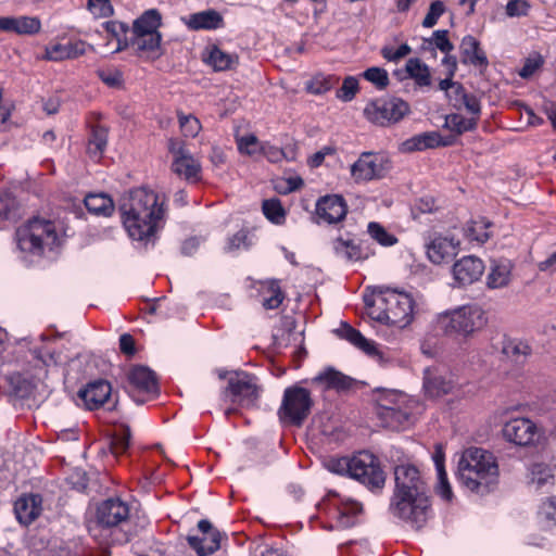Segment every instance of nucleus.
I'll use <instances>...</instances> for the list:
<instances>
[{
  "label": "nucleus",
  "instance_id": "20e7f679",
  "mask_svg": "<svg viewBox=\"0 0 556 556\" xmlns=\"http://www.w3.org/2000/svg\"><path fill=\"white\" fill-rule=\"evenodd\" d=\"M368 316L379 323L405 328L414 320L415 301L404 291L375 287L371 298L364 296Z\"/></svg>",
  "mask_w": 556,
  "mask_h": 556
},
{
  "label": "nucleus",
  "instance_id": "5701e85b",
  "mask_svg": "<svg viewBox=\"0 0 556 556\" xmlns=\"http://www.w3.org/2000/svg\"><path fill=\"white\" fill-rule=\"evenodd\" d=\"M86 53V42L83 40H68L46 46L42 60L61 62L77 59Z\"/></svg>",
  "mask_w": 556,
  "mask_h": 556
},
{
  "label": "nucleus",
  "instance_id": "cd10ccee",
  "mask_svg": "<svg viewBox=\"0 0 556 556\" xmlns=\"http://www.w3.org/2000/svg\"><path fill=\"white\" fill-rule=\"evenodd\" d=\"M446 144L447 143L442 140L439 132L426 131L417 134L401 142L399 150L403 153H412L427 149H434L437 147H445Z\"/></svg>",
  "mask_w": 556,
  "mask_h": 556
},
{
  "label": "nucleus",
  "instance_id": "79ce46f5",
  "mask_svg": "<svg viewBox=\"0 0 556 556\" xmlns=\"http://www.w3.org/2000/svg\"><path fill=\"white\" fill-rule=\"evenodd\" d=\"M406 72L410 78L415 80V83L419 87H427L431 84V75L430 70L427 64L421 62L419 59L414 58L409 59L406 62Z\"/></svg>",
  "mask_w": 556,
  "mask_h": 556
},
{
  "label": "nucleus",
  "instance_id": "2f4dec72",
  "mask_svg": "<svg viewBox=\"0 0 556 556\" xmlns=\"http://www.w3.org/2000/svg\"><path fill=\"white\" fill-rule=\"evenodd\" d=\"M374 399L377 404V412L388 410L389 408H394L396 406L399 408L407 404H414L406 394L393 389L377 388L374 390Z\"/></svg>",
  "mask_w": 556,
  "mask_h": 556
},
{
  "label": "nucleus",
  "instance_id": "864d4df0",
  "mask_svg": "<svg viewBox=\"0 0 556 556\" xmlns=\"http://www.w3.org/2000/svg\"><path fill=\"white\" fill-rule=\"evenodd\" d=\"M538 515L542 521L546 523V526H552L556 523V498L548 497L544 500L538 510Z\"/></svg>",
  "mask_w": 556,
  "mask_h": 556
},
{
  "label": "nucleus",
  "instance_id": "9d476101",
  "mask_svg": "<svg viewBox=\"0 0 556 556\" xmlns=\"http://www.w3.org/2000/svg\"><path fill=\"white\" fill-rule=\"evenodd\" d=\"M408 113V103L396 97L376 99L369 102L364 109L365 117L370 123L379 126L395 124Z\"/></svg>",
  "mask_w": 556,
  "mask_h": 556
},
{
  "label": "nucleus",
  "instance_id": "de8ad7c7",
  "mask_svg": "<svg viewBox=\"0 0 556 556\" xmlns=\"http://www.w3.org/2000/svg\"><path fill=\"white\" fill-rule=\"evenodd\" d=\"M445 127L460 135L473 130L477 127V118H466L460 114L453 113L445 117Z\"/></svg>",
  "mask_w": 556,
  "mask_h": 556
},
{
  "label": "nucleus",
  "instance_id": "49530a36",
  "mask_svg": "<svg viewBox=\"0 0 556 556\" xmlns=\"http://www.w3.org/2000/svg\"><path fill=\"white\" fill-rule=\"evenodd\" d=\"M98 78L110 88H123V72L115 66L100 67L96 71Z\"/></svg>",
  "mask_w": 556,
  "mask_h": 556
},
{
  "label": "nucleus",
  "instance_id": "393cba45",
  "mask_svg": "<svg viewBox=\"0 0 556 556\" xmlns=\"http://www.w3.org/2000/svg\"><path fill=\"white\" fill-rule=\"evenodd\" d=\"M0 30L33 36L41 30V21L37 16H0Z\"/></svg>",
  "mask_w": 556,
  "mask_h": 556
},
{
  "label": "nucleus",
  "instance_id": "4be33fe9",
  "mask_svg": "<svg viewBox=\"0 0 556 556\" xmlns=\"http://www.w3.org/2000/svg\"><path fill=\"white\" fill-rule=\"evenodd\" d=\"M460 62L465 65L473 66L483 72L489 66L486 53L481 48L477 38L471 35L465 36L459 45Z\"/></svg>",
  "mask_w": 556,
  "mask_h": 556
},
{
  "label": "nucleus",
  "instance_id": "b1692460",
  "mask_svg": "<svg viewBox=\"0 0 556 556\" xmlns=\"http://www.w3.org/2000/svg\"><path fill=\"white\" fill-rule=\"evenodd\" d=\"M111 383L103 379L89 382L78 392V396L83 400L86 407L90 410L97 409L104 405L111 396Z\"/></svg>",
  "mask_w": 556,
  "mask_h": 556
},
{
  "label": "nucleus",
  "instance_id": "6e6552de",
  "mask_svg": "<svg viewBox=\"0 0 556 556\" xmlns=\"http://www.w3.org/2000/svg\"><path fill=\"white\" fill-rule=\"evenodd\" d=\"M485 324L483 309L476 305L462 306L437 317V328L446 336L468 337Z\"/></svg>",
  "mask_w": 556,
  "mask_h": 556
},
{
  "label": "nucleus",
  "instance_id": "7ed1b4c3",
  "mask_svg": "<svg viewBox=\"0 0 556 556\" xmlns=\"http://www.w3.org/2000/svg\"><path fill=\"white\" fill-rule=\"evenodd\" d=\"M457 478L468 491L479 495L490 493L498 483V466L489 451L469 447L457 462Z\"/></svg>",
  "mask_w": 556,
  "mask_h": 556
},
{
  "label": "nucleus",
  "instance_id": "3c124183",
  "mask_svg": "<svg viewBox=\"0 0 556 556\" xmlns=\"http://www.w3.org/2000/svg\"><path fill=\"white\" fill-rule=\"evenodd\" d=\"M362 77L371 83L378 90L386 89L390 84L388 72L378 66L367 68L362 73Z\"/></svg>",
  "mask_w": 556,
  "mask_h": 556
},
{
  "label": "nucleus",
  "instance_id": "6ab92c4d",
  "mask_svg": "<svg viewBox=\"0 0 556 556\" xmlns=\"http://www.w3.org/2000/svg\"><path fill=\"white\" fill-rule=\"evenodd\" d=\"M452 374L440 367L426 368L424 372V389L431 397H438L453 390Z\"/></svg>",
  "mask_w": 556,
  "mask_h": 556
},
{
  "label": "nucleus",
  "instance_id": "a19ab883",
  "mask_svg": "<svg viewBox=\"0 0 556 556\" xmlns=\"http://www.w3.org/2000/svg\"><path fill=\"white\" fill-rule=\"evenodd\" d=\"M104 28L111 36L110 40L116 41V48L114 49V52L125 50L129 46L130 41L127 38L129 28L125 23L118 21H109L104 23Z\"/></svg>",
  "mask_w": 556,
  "mask_h": 556
},
{
  "label": "nucleus",
  "instance_id": "39448f33",
  "mask_svg": "<svg viewBox=\"0 0 556 556\" xmlns=\"http://www.w3.org/2000/svg\"><path fill=\"white\" fill-rule=\"evenodd\" d=\"M16 240L21 251L40 256L60 245V228L51 219L34 217L17 229Z\"/></svg>",
  "mask_w": 556,
  "mask_h": 556
},
{
  "label": "nucleus",
  "instance_id": "c9c22d12",
  "mask_svg": "<svg viewBox=\"0 0 556 556\" xmlns=\"http://www.w3.org/2000/svg\"><path fill=\"white\" fill-rule=\"evenodd\" d=\"M129 382L136 389L146 393H156L157 383L152 370L144 366L134 367L128 376Z\"/></svg>",
  "mask_w": 556,
  "mask_h": 556
},
{
  "label": "nucleus",
  "instance_id": "473e14b6",
  "mask_svg": "<svg viewBox=\"0 0 556 556\" xmlns=\"http://www.w3.org/2000/svg\"><path fill=\"white\" fill-rule=\"evenodd\" d=\"M202 61L215 72H223L233 67L237 56L223 51L217 46H210L202 53Z\"/></svg>",
  "mask_w": 556,
  "mask_h": 556
},
{
  "label": "nucleus",
  "instance_id": "f257e3e1",
  "mask_svg": "<svg viewBox=\"0 0 556 556\" xmlns=\"http://www.w3.org/2000/svg\"><path fill=\"white\" fill-rule=\"evenodd\" d=\"M395 489L390 502V513L412 528H422L431 515L429 489L417 467L409 464L394 469Z\"/></svg>",
  "mask_w": 556,
  "mask_h": 556
},
{
  "label": "nucleus",
  "instance_id": "bb28decb",
  "mask_svg": "<svg viewBox=\"0 0 556 556\" xmlns=\"http://www.w3.org/2000/svg\"><path fill=\"white\" fill-rule=\"evenodd\" d=\"M42 510V497L40 494L21 496L14 504V511L22 525L31 523Z\"/></svg>",
  "mask_w": 556,
  "mask_h": 556
},
{
  "label": "nucleus",
  "instance_id": "f704fd0d",
  "mask_svg": "<svg viewBox=\"0 0 556 556\" xmlns=\"http://www.w3.org/2000/svg\"><path fill=\"white\" fill-rule=\"evenodd\" d=\"M161 34H132L130 43L138 52L147 53L151 59H159L163 52L161 48Z\"/></svg>",
  "mask_w": 556,
  "mask_h": 556
},
{
  "label": "nucleus",
  "instance_id": "69168bd1",
  "mask_svg": "<svg viewBox=\"0 0 556 556\" xmlns=\"http://www.w3.org/2000/svg\"><path fill=\"white\" fill-rule=\"evenodd\" d=\"M530 4L527 0H510L506 4V14L509 17H520L528 15Z\"/></svg>",
  "mask_w": 556,
  "mask_h": 556
},
{
  "label": "nucleus",
  "instance_id": "ea45409f",
  "mask_svg": "<svg viewBox=\"0 0 556 556\" xmlns=\"http://www.w3.org/2000/svg\"><path fill=\"white\" fill-rule=\"evenodd\" d=\"M84 202L86 208L98 216H111L114 212L113 200L104 193H90Z\"/></svg>",
  "mask_w": 556,
  "mask_h": 556
},
{
  "label": "nucleus",
  "instance_id": "0e129e2a",
  "mask_svg": "<svg viewBox=\"0 0 556 556\" xmlns=\"http://www.w3.org/2000/svg\"><path fill=\"white\" fill-rule=\"evenodd\" d=\"M108 134L103 127L97 126L92 128L91 137L89 139L90 147H94L97 152L102 153L106 147Z\"/></svg>",
  "mask_w": 556,
  "mask_h": 556
},
{
  "label": "nucleus",
  "instance_id": "58836bf2",
  "mask_svg": "<svg viewBox=\"0 0 556 556\" xmlns=\"http://www.w3.org/2000/svg\"><path fill=\"white\" fill-rule=\"evenodd\" d=\"M131 432L128 426L119 425L114 428L108 441V448L115 457L123 455L129 448Z\"/></svg>",
  "mask_w": 556,
  "mask_h": 556
},
{
  "label": "nucleus",
  "instance_id": "72a5a7b5",
  "mask_svg": "<svg viewBox=\"0 0 556 556\" xmlns=\"http://www.w3.org/2000/svg\"><path fill=\"white\" fill-rule=\"evenodd\" d=\"M444 450L441 444H437L432 454V459L437 470L438 483L437 493L445 501H450L453 496L452 488L447 479L444 467Z\"/></svg>",
  "mask_w": 556,
  "mask_h": 556
},
{
  "label": "nucleus",
  "instance_id": "ddd939ff",
  "mask_svg": "<svg viewBox=\"0 0 556 556\" xmlns=\"http://www.w3.org/2000/svg\"><path fill=\"white\" fill-rule=\"evenodd\" d=\"M390 162L382 155L363 152L351 165V177L356 184L381 179L389 170Z\"/></svg>",
  "mask_w": 556,
  "mask_h": 556
},
{
  "label": "nucleus",
  "instance_id": "774afa93",
  "mask_svg": "<svg viewBox=\"0 0 556 556\" xmlns=\"http://www.w3.org/2000/svg\"><path fill=\"white\" fill-rule=\"evenodd\" d=\"M330 471L344 475L348 473L352 477V458L342 457L338 459H331L328 464Z\"/></svg>",
  "mask_w": 556,
  "mask_h": 556
},
{
  "label": "nucleus",
  "instance_id": "603ef678",
  "mask_svg": "<svg viewBox=\"0 0 556 556\" xmlns=\"http://www.w3.org/2000/svg\"><path fill=\"white\" fill-rule=\"evenodd\" d=\"M448 31L445 29H438L433 31L432 37L426 39L425 42L428 43L429 47H435L443 53H450L454 46L448 39Z\"/></svg>",
  "mask_w": 556,
  "mask_h": 556
},
{
  "label": "nucleus",
  "instance_id": "412c9836",
  "mask_svg": "<svg viewBox=\"0 0 556 556\" xmlns=\"http://www.w3.org/2000/svg\"><path fill=\"white\" fill-rule=\"evenodd\" d=\"M459 245L460 241L453 237L438 236L427 244V256L431 263L440 265L455 257Z\"/></svg>",
  "mask_w": 556,
  "mask_h": 556
},
{
  "label": "nucleus",
  "instance_id": "c756f323",
  "mask_svg": "<svg viewBox=\"0 0 556 556\" xmlns=\"http://www.w3.org/2000/svg\"><path fill=\"white\" fill-rule=\"evenodd\" d=\"M184 21L187 27L191 30H213L218 29L224 25L222 14L213 9L192 13Z\"/></svg>",
  "mask_w": 556,
  "mask_h": 556
},
{
  "label": "nucleus",
  "instance_id": "13d9d810",
  "mask_svg": "<svg viewBox=\"0 0 556 556\" xmlns=\"http://www.w3.org/2000/svg\"><path fill=\"white\" fill-rule=\"evenodd\" d=\"M489 226L490 225L486 222H484L483 219L472 222L471 225L467 229L468 237L471 240H476L480 243H484L490 238V232L488 231Z\"/></svg>",
  "mask_w": 556,
  "mask_h": 556
},
{
  "label": "nucleus",
  "instance_id": "1a4fd4ad",
  "mask_svg": "<svg viewBox=\"0 0 556 556\" xmlns=\"http://www.w3.org/2000/svg\"><path fill=\"white\" fill-rule=\"evenodd\" d=\"M313 400L307 389L292 386L285 390L281 405L278 410L282 422L301 426L308 417Z\"/></svg>",
  "mask_w": 556,
  "mask_h": 556
},
{
  "label": "nucleus",
  "instance_id": "680f3d73",
  "mask_svg": "<svg viewBox=\"0 0 556 556\" xmlns=\"http://www.w3.org/2000/svg\"><path fill=\"white\" fill-rule=\"evenodd\" d=\"M444 11H445V5H444L443 1H441V0L433 1L430 4L428 13L426 14V16L422 21V26L426 28L433 27L437 24L440 16L444 13Z\"/></svg>",
  "mask_w": 556,
  "mask_h": 556
},
{
  "label": "nucleus",
  "instance_id": "2eb2a0df",
  "mask_svg": "<svg viewBox=\"0 0 556 556\" xmlns=\"http://www.w3.org/2000/svg\"><path fill=\"white\" fill-rule=\"evenodd\" d=\"M198 529L202 536L189 535L187 541L198 556H208L220 548L224 534H222L207 519L198 522Z\"/></svg>",
  "mask_w": 556,
  "mask_h": 556
},
{
  "label": "nucleus",
  "instance_id": "0eeeda50",
  "mask_svg": "<svg viewBox=\"0 0 556 556\" xmlns=\"http://www.w3.org/2000/svg\"><path fill=\"white\" fill-rule=\"evenodd\" d=\"M260 393L256 376L243 370L229 372L228 384L222 392V401L229 404L225 408V415L230 416L239 407L254 406Z\"/></svg>",
  "mask_w": 556,
  "mask_h": 556
},
{
  "label": "nucleus",
  "instance_id": "a211bd4d",
  "mask_svg": "<svg viewBox=\"0 0 556 556\" xmlns=\"http://www.w3.org/2000/svg\"><path fill=\"white\" fill-rule=\"evenodd\" d=\"M129 517L128 505L119 498H108L97 509V520L103 527H116Z\"/></svg>",
  "mask_w": 556,
  "mask_h": 556
},
{
  "label": "nucleus",
  "instance_id": "bf43d9fd",
  "mask_svg": "<svg viewBox=\"0 0 556 556\" xmlns=\"http://www.w3.org/2000/svg\"><path fill=\"white\" fill-rule=\"evenodd\" d=\"M180 129L186 137H195L201 130L200 121L193 115H179Z\"/></svg>",
  "mask_w": 556,
  "mask_h": 556
},
{
  "label": "nucleus",
  "instance_id": "a18cd8bd",
  "mask_svg": "<svg viewBox=\"0 0 556 556\" xmlns=\"http://www.w3.org/2000/svg\"><path fill=\"white\" fill-rule=\"evenodd\" d=\"M362 505L350 501L342 505L338 510V525L341 528H350L355 523V517L362 513Z\"/></svg>",
  "mask_w": 556,
  "mask_h": 556
},
{
  "label": "nucleus",
  "instance_id": "e2e57ef3",
  "mask_svg": "<svg viewBox=\"0 0 556 556\" xmlns=\"http://www.w3.org/2000/svg\"><path fill=\"white\" fill-rule=\"evenodd\" d=\"M412 49L407 43L401 45L397 49L393 47L384 46L381 49V55L389 62H399L410 53Z\"/></svg>",
  "mask_w": 556,
  "mask_h": 556
},
{
  "label": "nucleus",
  "instance_id": "e433bc0d",
  "mask_svg": "<svg viewBox=\"0 0 556 556\" xmlns=\"http://www.w3.org/2000/svg\"><path fill=\"white\" fill-rule=\"evenodd\" d=\"M337 333L340 338L349 341L368 355H376L378 353L377 345L374 341L366 339L358 330L348 324H343L342 327L337 330Z\"/></svg>",
  "mask_w": 556,
  "mask_h": 556
},
{
  "label": "nucleus",
  "instance_id": "aec40b11",
  "mask_svg": "<svg viewBox=\"0 0 556 556\" xmlns=\"http://www.w3.org/2000/svg\"><path fill=\"white\" fill-rule=\"evenodd\" d=\"M484 268V264L480 258L473 255H467L453 265L452 273L455 281L459 286H467L479 280Z\"/></svg>",
  "mask_w": 556,
  "mask_h": 556
},
{
  "label": "nucleus",
  "instance_id": "f3484780",
  "mask_svg": "<svg viewBox=\"0 0 556 556\" xmlns=\"http://www.w3.org/2000/svg\"><path fill=\"white\" fill-rule=\"evenodd\" d=\"M317 224H337L344 219L348 205L343 197L338 194L325 195L316 203Z\"/></svg>",
  "mask_w": 556,
  "mask_h": 556
},
{
  "label": "nucleus",
  "instance_id": "4468645a",
  "mask_svg": "<svg viewBox=\"0 0 556 556\" xmlns=\"http://www.w3.org/2000/svg\"><path fill=\"white\" fill-rule=\"evenodd\" d=\"M506 441L518 446L533 445L539 439V428L529 418H514L507 421L502 429Z\"/></svg>",
  "mask_w": 556,
  "mask_h": 556
},
{
  "label": "nucleus",
  "instance_id": "423d86ee",
  "mask_svg": "<svg viewBox=\"0 0 556 556\" xmlns=\"http://www.w3.org/2000/svg\"><path fill=\"white\" fill-rule=\"evenodd\" d=\"M26 366L22 371L15 372L10 377V383L16 395L20 397H29L40 383L48 376V367L56 364V358L52 353L42 354L41 350L34 349L29 351Z\"/></svg>",
  "mask_w": 556,
  "mask_h": 556
},
{
  "label": "nucleus",
  "instance_id": "052dcab7",
  "mask_svg": "<svg viewBox=\"0 0 556 556\" xmlns=\"http://www.w3.org/2000/svg\"><path fill=\"white\" fill-rule=\"evenodd\" d=\"M251 245L252 241L249 236V231L245 229H241L228 239L226 249L228 251H235L240 249H249Z\"/></svg>",
  "mask_w": 556,
  "mask_h": 556
},
{
  "label": "nucleus",
  "instance_id": "8fccbe9b",
  "mask_svg": "<svg viewBox=\"0 0 556 556\" xmlns=\"http://www.w3.org/2000/svg\"><path fill=\"white\" fill-rule=\"evenodd\" d=\"M367 232L371 239L377 241L382 247H392L397 242L394 235L387 231V229L377 222H370L367 226Z\"/></svg>",
  "mask_w": 556,
  "mask_h": 556
},
{
  "label": "nucleus",
  "instance_id": "4d7b16f0",
  "mask_svg": "<svg viewBox=\"0 0 556 556\" xmlns=\"http://www.w3.org/2000/svg\"><path fill=\"white\" fill-rule=\"evenodd\" d=\"M357 91V78L354 76H348L344 78L341 88L337 91V97L344 102H349L355 97Z\"/></svg>",
  "mask_w": 556,
  "mask_h": 556
},
{
  "label": "nucleus",
  "instance_id": "4c0bfd02",
  "mask_svg": "<svg viewBox=\"0 0 556 556\" xmlns=\"http://www.w3.org/2000/svg\"><path fill=\"white\" fill-rule=\"evenodd\" d=\"M161 21V13L156 9L147 10L134 22L132 34H160Z\"/></svg>",
  "mask_w": 556,
  "mask_h": 556
},
{
  "label": "nucleus",
  "instance_id": "f03ea898",
  "mask_svg": "<svg viewBox=\"0 0 556 556\" xmlns=\"http://www.w3.org/2000/svg\"><path fill=\"white\" fill-rule=\"evenodd\" d=\"M164 204L160 194L147 188H137L125 194L118 208L129 237L143 241L154 236L164 220Z\"/></svg>",
  "mask_w": 556,
  "mask_h": 556
},
{
  "label": "nucleus",
  "instance_id": "338daca9",
  "mask_svg": "<svg viewBox=\"0 0 556 556\" xmlns=\"http://www.w3.org/2000/svg\"><path fill=\"white\" fill-rule=\"evenodd\" d=\"M543 64V59L540 54L530 56L526 60L523 66L519 71L522 78L531 77Z\"/></svg>",
  "mask_w": 556,
  "mask_h": 556
},
{
  "label": "nucleus",
  "instance_id": "dca6fc26",
  "mask_svg": "<svg viewBox=\"0 0 556 556\" xmlns=\"http://www.w3.org/2000/svg\"><path fill=\"white\" fill-rule=\"evenodd\" d=\"M331 245L336 256L346 262L365 261L375 254L370 243L365 240L355 241L338 237Z\"/></svg>",
  "mask_w": 556,
  "mask_h": 556
},
{
  "label": "nucleus",
  "instance_id": "6e6d98bb",
  "mask_svg": "<svg viewBox=\"0 0 556 556\" xmlns=\"http://www.w3.org/2000/svg\"><path fill=\"white\" fill-rule=\"evenodd\" d=\"M87 8L96 18H105L113 14L110 0H88Z\"/></svg>",
  "mask_w": 556,
  "mask_h": 556
},
{
  "label": "nucleus",
  "instance_id": "9b49d317",
  "mask_svg": "<svg viewBox=\"0 0 556 556\" xmlns=\"http://www.w3.org/2000/svg\"><path fill=\"white\" fill-rule=\"evenodd\" d=\"M352 478L370 490H380L386 476L378 458L370 452L363 451L352 457Z\"/></svg>",
  "mask_w": 556,
  "mask_h": 556
},
{
  "label": "nucleus",
  "instance_id": "f8f14e48",
  "mask_svg": "<svg viewBox=\"0 0 556 556\" xmlns=\"http://www.w3.org/2000/svg\"><path fill=\"white\" fill-rule=\"evenodd\" d=\"M167 149L173 155L172 170L188 181L197 182L201 179V164L186 148L184 140L169 138Z\"/></svg>",
  "mask_w": 556,
  "mask_h": 556
},
{
  "label": "nucleus",
  "instance_id": "7c9ffc66",
  "mask_svg": "<svg viewBox=\"0 0 556 556\" xmlns=\"http://www.w3.org/2000/svg\"><path fill=\"white\" fill-rule=\"evenodd\" d=\"M352 378L332 367L326 368L312 379L313 384L320 386L324 390H346L352 386Z\"/></svg>",
  "mask_w": 556,
  "mask_h": 556
},
{
  "label": "nucleus",
  "instance_id": "c03bdc74",
  "mask_svg": "<svg viewBox=\"0 0 556 556\" xmlns=\"http://www.w3.org/2000/svg\"><path fill=\"white\" fill-rule=\"evenodd\" d=\"M339 78L333 75L316 74L306 83V90L313 94H323L329 91Z\"/></svg>",
  "mask_w": 556,
  "mask_h": 556
},
{
  "label": "nucleus",
  "instance_id": "09e8293b",
  "mask_svg": "<svg viewBox=\"0 0 556 556\" xmlns=\"http://www.w3.org/2000/svg\"><path fill=\"white\" fill-rule=\"evenodd\" d=\"M264 215L268 220L276 225L283 224L286 219V211L281 205L280 200L269 199L265 200L262 205Z\"/></svg>",
  "mask_w": 556,
  "mask_h": 556
},
{
  "label": "nucleus",
  "instance_id": "a878e982",
  "mask_svg": "<svg viewBox=\"0 0 556 556\" xmlns=\"http://www.w3.org/2000/svg\"><path fill=\"white\" fill-rule=\"evenodd\" d=\"M381 425L391 430H404L414 422L413 404L376 412Z\"/></svg>",
  "mask_w": 556,
  "mask_h": 556
},
{
  "label": "nucleus",
  "instance_id": "5fc2aeb1",
  "mask_svg": "<svg viewBox=\"0 0 556 556\" xmlns=\"http://www.w3.org/2000/svg\"><path fill=\"white\" fill-rule=\"evenodd\" d=\"M261 143L255 135H247L237 138L238 150L242 154L254 155L260 152Z\"/></svg>",
  "mask_w": 556,
  "mask_h": 556
},
{
  "label": "nucleus",
  "instance_id": "37998d69",
  "mask_svg": "<svg viewBox=\"0 0 556 556\" xmlns=\"http://www.w3.org/2000/svg\"><path fill=\"white\" fill-rule=\"evenodd\" d=\"M531 352V346L526 341L518 339H508L503 345V353L516 363L523 362Z\"/></svg>",
  "mask_w": 556,
  "mask_h": 556
},
{
  "label": "nucleus",
  "instance_id": "c85d7f7f",
  "mask_svg": "<svg viewBox=\"0 0 556 556\" xmlns=\"http://www.w3.org/2000/svg\"><path fill=\"white\" fill-rule=\"evenodd\" d=\"M514 264L508 258L492 260L486 276V286L490 289H500L508 286L511 279Z\"/></svg>",
  "mask_w": 556,
  "mask_h": 556
}]
</instances>
